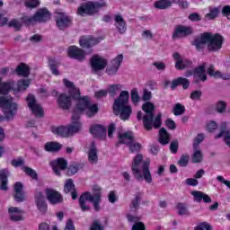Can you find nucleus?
<instances>
[{
    "label": "nucleus",
    "instance_id": "f257e3e1",
    "mask_svg": "<svg viewBox=\"0 0 230 230\" xmlns=\"http://www.w3.org/2000/svg\"><path fill=\"white\" fill-rule=\"evenodd\" d=\"M224 36L220 33H211L209 31L203 32L193 40L191 42V46H195L197 51H202L204 49V46L207 44L208 51L211 53H216L217 51H220L222 49V46H224Z\"/></svg>",
    "mask_w": 230,
    "mask_h": 230
},
{
    "label": "nucleus",
    "instance_id": "f03ea898",
    "mask_svg": "<svg viewBox=\"0 0 230 230\" xmlns=\"http://www.w3.org/2000/svg\"><path fill=\"white\" fill-rule=\"evenodd\" d=\"M128 103V91H122L113 103V111L115 116H119L122 121L130 119L132 114V107L127 105Z\"/></svg>",
    "mask_w": 230,
    "mask_h": 230
},
{
    "label": "nucleus",
    "instance_id": "7ed1b4c3",
    "mask_svg": "<svg viewBox=\"0 0 230 230\" xmlns=\"http://www.w3.org/2000/svg\"><path fill=\"white\" fill-rule=\"evenodd\" d=\"M79 207L81 211H91V206L87 202H92L94 211L97 213L102 209L100 204L102 203V192H95L93 195L89 191H84L79 197Z\"/></svg>",
    "mask_w": 230,
    "mask_h": 230
},
{
    "label": "nucleus",
    "instance_id": "20e7f679",
    "mask_svg": "<svg viewBox=\"0 0 230 230\" xmlns=\"http://www.w3.org/2000/svg\"><path fill=\"white\" fill-rule=\"evenodd\" d=\"M104 6H107L105 0L84 3L77 8V15H81V17H85V15H94L95 13H98L100 8H104Z\"/></svg>",
    "mask_w": 230,
    "mask_h": 230
},
{
    "label": "nucleus",
    "instance_id": "39448f33",
    "mask_svg": "<svg viewBox=\"0 0 230 230\" xmlns=\"http://www.w3.org/2000/svg\"><path fill=\"white\" fill-rule=\"evenodd\" d=\"M81 107L83 108V112L85 113L87 118H93L98 114V104H91V100L89 96H83L81 101H79Z\"/></svg>",
    "mask_w": 230,
    "mask_h": 230
},
{
    "label": "nucleus",
    "instance_id": "423d86ee",
    "mask_svg": "<svg viewBox=\"0 0 230 230\" xmlns=\"http://www.w3.org/2000/svg\"><path fill=\"white\" fill-rule=\"evenodd\" d=\"M26 101L28 102V107L31 111L32 114L36 118H42L44 116V110L42 109V106L40 104L37 103V99L35 98V95L29 94L26 97Z\"/></svg>",
    "mask_w": 230,
    "mask_h": 230
},
{
    "label": "nucleus",
    "instance_id": "0eeeda50",
    "mask_svg": "<svg viewBox=\"0 0 230 230\" xmlns=\"http://www.w3.org/2000/svg\"><path fill=\"white\" fill-rule=\"evenodd\" d=\"M56 25L61 31H66L67 28L73 26V19L64 13H59L55 16Z\"/></svg>",
    "mask_w": 230,
    "mask_h": 230
},
{
    "label": "nucleus",
    "instance_id": "6e6552de",
    "mask_svg": "<svg viewBox=\"0 0 230 230\" xmlns=\"http://www.w3.org/2000/svg\"><path fill=\"white\" fill-rule=\"evenodd\" d=\"M107 59L98 56V54L93 55L90 59V65L93 73L103 71L107 67Z\"/></svg>",
    "mask_w": 230,
    "mask_h": 230
},
{
    "label": "nucleus",
    "instance_id": "1a4fd4ad",
    "mask_svg": "<svg viewBox=\"0 0 230 230\" xmlns=\"http://www.w3.org/2000/svg\"><path fill=\"white\" fill-rule=\"evenodd\" d=\"M172 58L175 61L174 67L175 69H178V71L193 67V61L190 59H183L179 52H174L172 54Z\"/></svg>",
    "mask_w": 230,
    "mask_h": 230
},
{
    "label": "nucleus",
    "instance_id": "9d476101",
    "mask_svg": "<svg viewBox=\"0 0 230 230\" xmlns=\"http://www.w3.org/2000/svg\"><path fill=\"white\" fill-rule=\"evenodd\" d=\"M123 64V56L122 54H119L115 58H113L110 65L106 67V74L109 75V76H114L118 75V71Z\"/></svg>",
    "mask_w": 230,
    "mask_h": 230
},
{
    "label": "nucleus",
    "instance_id": "9b49d317",
    "mask_svg": "<svg viewBox=\"0 0 230 230\" xmlns=\"http://www.w3.org/2000/svg\"><path fill=\"white\" fill-rule=\"evenodd\" d=\"M193 35V28L184 25H177L172 33V39H184Z\"/></svg>",
    "mask_w": 230,
    "mask_h": 230
},
{
    "label": "nucleus",
    "instance_id": "f8f14e48",
    "mask_svg": "<svg viewBox=\"0 0 230 230\" xmlns=\"http://www.w3.org/2000/svg\"><path fill=\"white\" fill-rule=\"evenodd\" d=\"M47 199L52 206H57V204H62L64 202V197L60 192L53 189H46Z\"/></svg>",
    "mask_w": 230,
    "mask_h": 230
},
{
    "label": "nucleus",
    "instance_id": "ddd939ff",
    "mask_svg": "<svg viewBox=\"0 0 230 230\" xmlns=\"http://www.w3.org/2000/svg\"><path fill=\"white\" fill-rule=\"evenodd\" d=\"M50 166L56 175L60 176L61 172L67 170V160L62 157H58L56 160L50 162Z\"/></svg>",
    "mask_w": 230,
    "mask_h": 230
},
{
    "label": "nucleus",
    "instance_id": "4468645a",
    "mask_svg": "<svg viewBox=\"0 0 230 230\" xmlns=\"http://www.w3.org/2000/svg\"><path fill=\"white\" fill-rule=\"evenodd\" d=\"M67 55L69 58H74V60H78L79 62H83L85 60V50L76 47V46H70L67 49Z\"/></svg>",
    "mask_w": 230,
    "mask_h": 230
},
{
    "label": "nucleus",
    "instance_id": "2eb2a0df",
    "mask_svg": "<svg viewBox=\"0 0 230 230\" xmlns=\"http://www.w3.org/2000/svg\"><path fill=\"white\" fill-rule=\"evenodd\" d=\"M141 163H143V155L137 154L134 159L131 165V171L137 181H139L140 179H143V174L141 173V171L139 170L141 166Z\"/></svg>",
    "mask_w": 230,
    "mask_h": 230
},
{
    "label": "nucleus",
    "instance_id": "dca6fc26",
    "mask_svg": "<svg viewBox=\"0 0 230 230\" xmlns=\"http://www.w3.org/2000/svg\"><path fill=\"white\" fill-rule=\"evenodd\" d=\"M34 200L39 211L42 213V215H46V212L48 211V203H46L44 193L37 190L34 194Z\"/></svg>",
    "mask_w": 230,
    "mask_h": 230
},
{
    "label": "nucleus",
    "instance_id": "f3484780",
    "mask_svg": "<svg viewBox=\"0 0 230 230\" xmlns=\"http://www.w3.org/2000/svg\"><path fill=\"white\" fill-rule=\"evenodd\" d=\"M208 75L206 74V65H201L199 66L195 67L194 70V79L192 84L195 85H199L200 82H207Z\"/></svg>",
    "mask_w": 230,
    "mask_h": 230
},
{
    "label": "nucleus",
    "instance_id": "a211bd4d",
    "mask_svg": "<svg viewBox=\"0 0 230 230\" xmlns=\"http://www.w3.org/2000/svg\"><path fill=\"white\" fill-rule=\"evenodd\" d=\"M57 103L59 109L69 111L71 105H73V100L71 99V96L66 95V93H60L57 99Z\"/></svg>",
    "mask_w": 230,
    "mask_h": 230
},
{
    "label": "nucleus",
    "instance_id": "6ab92c4d",
    "mask_svg": "<svg viewBox=\"0 0 230 230\" xmlns=\"http://www.w3.org/2000/svg\"><path fill=\"white\" fill-rule=\"evenodd\" d=\"M36 22H48L51 19V13L47 7L40 8L34 13Z\"/></svg>",
    "mask_w": 230,
    "mask_h": 230
},
{
    "label": "nucleus",
    "instance_id": "aec40b11",
    "mask_svg": "<svg viewBox=\"0 0 230 230\" xmlns=\"http://www.w3.org/2000/svg\"><path fill=\"white\" fill-rule=\"evenodd\" d=\"M90 133L97 139H103L107 137V129L100 124H95L90 128Z\"/></svg>",
    "mask_w": 230,
    "mask_h": 230
},
{
    "label": "nucleus",
    "instance_id": "412c9836",
    "mask_svg": "<svg viewBox=\"0 0 230 230\" xmlns=\"http://www.w3.org/2000/svg\"><path fill=\"white\" fill-rule=\"evenodd\" d=\"M101 41H102L101 38H93L90 36L87 38L81 39L79 40V44L81 48H84V49H90V48L96 46V44H100Z\"/></svg>",
    "mask_w": 230,
    "mask_h": 230
},
{
    "label": "nucleus",
    "instance_id": "4be33fe9",
    "mask_svg": "<svg viewBox=\"0 0 230 230\" xmlns=\"http://www.w3.org/2000/svg\"><path fill=\"white\" fill-rule=\"evenodd\" d=\"M8 213L10 215V220L12 222H22L24 220V217L22 216L24 213V210L20 209L17 207H11L8 208Z\"/></svg>",
    "mask_w": 230,
    "mask_h": 230
},
{
    "label": "nucleus",
    "instance_id": "5701e85b",
    "mask_svg": "<svg viewBox=\"0 0 230 230\" xmlns=\"http://www.w3.org/2000/svg\"><path fill=\"white\" fill-rule=\"evenodd\" d=\"M22 190H24V185L22 182L18 181L15 182L13 185V199L15 202H24V192H22Z\"/></svg>",
    "mask_w": 230,
    "mask_h": 230
},
{
    "label": "nucleus",
    "instance_id": "b1692460",
    "mask_svg": "<svg viewBox=\"0 0 230 230\" xmlns=\"http://www.w3.org/2000/svg\"><path fill=\"white\" fill-rule=\"evenodd\" d=\"M190 195L193 197L194 199V202H198L200 203L205 202V204H209L211 202V198L209 197V195L206 194L203 191L200 190H192L190 192Z\"/></svg>",
    "mask_w": 230,
    "mask_h": 230
},
{
    "label": "nucleus",
    "instance_id": "393cba45",
    "mask_svg": "<svg viewBox=\"0 0 230 230\" xmlns=\"http://www.w3.org/2000/svg\"><path fill=\"white\" fill-rule=\"evenodd\" d=\"M17 115V105L13 104L12 110H4V115L0 114V123L3 121H13V118Z\"/></svg>",
    "mask_w": 230,
    "mask_h": 230
},
{
    "label": "nucleus",
    "instance_id": "a878e982",
    "mask_svg": "<svg viewBox=\"0 0 230 230\" xmlns=\"http://www.w3.org/2000/svg\"><path fill=\"white\" fill-rule=\"evenodd\" d=\"M84 166H85V164L84 163L72 162L66 167L67 177H73V175H76V173H78V172H80V170H84Z\"/></svg>",
    "mask_w": 230,
    "mask_h": 230
},
{
    "label": "nucleus",
    "instance_id": "bb28decb",
    "mask_svg": "<svg viewBox=\"0 0 230 230\" xmlns=\"http://www.w3.org/2000/svg\"><path fill=\"white\" fill-rule=\"evenodd\" d=\"M179 85L182 86V89H188L190 87V79L180 76L176 79H173L171 84V89L173 91L175 88L179 87Z\"/></svg>",
    "mask_w": 230,
    "mask_h": 230
},
{
    "label": "nucleus",
    "instance_id": "cd10ccee",
    "mask_svg": "<svg viewBox=\"0 0 230 230\" xmlns=\"http://www.w3.org/2000/svg\"><path fill=\"white\" fill-rule=\"evenodd\" d=\"M13 87H15V82L13 81L2 82L0 84V94L2 96L10 94L11 91H15Z\"/></svg>",
    "mask_w": 230,
    "mask_h": 230
},
{
    "label": "nucleus",
    "instance_id": "c85d7f7f",
    "mask_svg": "<svg viewBox=\"0 0 230 230\" xmlns=\"http://www.w3.org/2000/svg\"><path fill=\"white\" fill-rule=\"evenodd\" d=\"M115 28H117L120 35H123L127 31V22L121 14L115 15Z\"/></svg>",
    "mask_w": 230,
    "mask_h": 230
},
{
    "label": "nucleus",
    "instance_id": "c756f323",
    "mask_svg": "<svg viewBox=\"0 0 230 230\" xmlns=\"http://www.w3.org/2000/svg\"><path fill=\"white\" fill-rule=\"evenodd\" d=\"M226 127H227V122H223L221 124V130H220L219 134H217L215 137V138L218 139L224 136V141H225L226 145H227V146L230 147V132L226 130Z\"/></svg>",
    "mask_w": 230,
    "mask_h": 230
},
{
    "label": "nucleus",
    "instance_id": "7c9ffc66",
    "mask_svg": "<svg viewBox=\"0 0 230 230\" xmlns=\"http://www.w3.org/2000/svg\"><path fill=\"white\" fill-rule=\"evenodd\" d=\"M16 105V111H19V104L17 102H12L8 98L4 96H0V107L5 109V111H12V107Z\"/></svg>",
    "mask_w": 230,
    "mask_h": 230
},
{
    "label": "nucleus",
    "instance_id": "2f4dec72",
    "mask_svg": "<svg viewBox=\"0 0 230 230\" xmlns=\"http://www.w3.org/2000/svg\"><path fill=\"white\" fill-rule=\"evenodd\" d=\"M49 62V67L52 73V75H55V76H58L60 75V72H58V66H60V63L57 61V58H48Z\"/></svg>",
    "mask_w": 230,
    "mask_h": 230
},
{
    "label": "nucleus",
    "instance_id": "473e14b6",
    "mask_svg": "<svg viewBox=\"0 0 230 230\" xmlns=\"http://www.w3.org/2000/svg\"><path fill=\"white\" fill-rule=\"evenodd\" d=\"M134 134L131 131H127L119 135V145H126L128 142L134 141Z\"/></svg>",
    "mask_w": 230,
    "mask_h": 230
},
{
    "label": "nucleus",
    "instance_id": "72a5a7b5",
    "mask_svg": "<svg viewBox=\"0 0 230 230\" xmlns=\"http://www.w3.org/2000/svg\"><path fill=\"white\" fill-rule=\"evenodd\" d=\"M84 114V108H82V104L80 102L75 105L73 113H72V121L73 123H80V118Z\"/></svg>",
    "mask_w": 230,
    "mask_h": 230
},
{
    "label": "nucleus",
    "instance_id": "f704fd0d",
    "mask_svg": "<svg viewBox=\"0 0 230 230\" xmlns=\"http://www.w3.org/2000/svg\"><path fill=\"white\" fill-rule=\"evenodd\" d=\"M143 177L147 184H152V173L150 172V163L144 162L142 165Z\"/></svg>",
    "mask_w": 230,
    "mask_h": 230
},
{
    "label": "nucleus",
    "instance_id": "c9c22d12",
    "mask_svg": "<svg viewBox=\"0 0 230 230\" xmlns=\"http://www.w3.org/2000/svg\"><path fill=\"white\" fill-rule=\"evenodd\" d=\"M154 114H146L143 117V125L146 130L150 131L154 128Z\"/></svg>",
    "mask_w": 230,
    "mask_h": 230
},
{
    "label": "nucleus",
    "instance_id": "e433bc0d",
    "mask_svg": "<svg viewBox=\"0 0 230 230\" xmlns=\"http://www.w3.org/2000/svg\"><path fill=\"white\" fill-rule=\"evenodd\" d=\"M15 73L18 76H23L24 78H27V76H30V66H28V65L25 63H21L16 67Z\"/></svg>",
    "mask_w": 230,
    "mask_h": 230
},
{
    "label": "nucleus",
    "instance_id": "4c0bfd02",
    "mask_svg": "<svg viewBox=\"0 0 230 230\" xmlns=\"http://www.w3.org/2000/svg\"><path fill=\"white\" fill-rule=\"evenodd\" d=\"M160 145H168L170 143V133L164 128H161L159 130V138Z\"/></svg>",
    "mask_w": 230,
    "mask_h": 230
},
{
    "label": "nucleus",
    "instance_id": "58836bf2",
    "mask_svg": "<svg viewBox=\"0 0 230 230\" xmlns=\"http://www.w3.org/2000/svg\"><path fill=\"white\" fill-rule=\"evenodd\" d=\"M88 161L92 164L98 163V149H96L94 143L92 144L88 152Z\"/></svg>",
    "mask_w": 230,
    "mask_h": 230
},
{
    "label": "nucleus",
    "instance_id": "ea45409f",
    "mask_svg": "<svg viewBox=\"0 0 230 230\" xmlns=\"http://www.w3.org/2000/svg\"><path fill=\"white\" fill-rule=\"evenodd\" d=\"M46 152L55 153L59 152L62 148V145L58 142H47L44 146Z\"/></svg>",
    "mask_w": 230,
    "mask_h": 230
},
{
    "label": "nucleus",
    "instance_id": "a19ab883",
    "mask_svg": "<svg viewBox=\"0 0 230 230\" xmlns=\"http://www.w3.org/2000/svg\"><path fill=\"white\" fill-rule=\"evenodd\" d=\"M51 130L53 134H56L57 136H61V137H69L67 126L52 127Z\"/></svg>",
    "mask_w": 230,
    "mask_h": 230
},
{
    "label": "nucleus",
    "instance_id": "79ce46f5",
    "mask_svg": "<svg viewBox=\"0 0 230 230\" xmlns=\"http://www.w3.org/2000/svg\"><path fill=\"white\" fill-rule=\"evenodd\" d=\"M155 8L157 10H167V8H171L172 1L170 0H158L154 4Z\"/></svg>",
    "mask_w": 230,
    "mask_h": 230
},
{
    "label": "nucleus",
    "instance_id": "37998d69",
    "mask_svg": "<svg viewBox=\"0 0 230 230\" xmlns=\"http://www.w3.org/2000/svg\"><path fill=\"white\" fill-rule=\"evenodd\" d=\"M72 125H67V132L68 136H73L74 134H76V132H80L82 130V123L81 122H73Z\"/></svg>",
    "mask_w": 230,
    "mask_h": 230
},
{
    "label": "nucleus",
    "instance_id": "c03bdc74",
    "mask_svg": "<svg viewBox=\"0 0 230 230\" xmlns=\"http://www.w3.org/2000/svg\"><path fill=\"white\" fill-rule=\"evenodd\" d=\"M126 146L129 149L130 154H137L141 150V144L135 140L128 142Z\"/></svg>",
    "mask_w": 230,
    "mask_h": 230
},
{
    "label": "nucleus",
    "instance_id": "a18cd8bd",
    "mask_svg": "<svg viewBox=\"0 0 230 230\" xmlns=\"http://www.w3.org/2000/svg\"><path fill=\"white\" fill-rule=\"evenodd\" d=\"M68 94L71 100H80V102H82V93L80 92V89L75 86L68 90Z\"/></svg>",
    "mask_w": 230,
    "mask_h": 230
},
{
    "label": "nucleus",
    "instance_id": "49530a36",
    "mask_svg": "<svg viewBox=\"0 0 230 230\" xmlns=\"http://www.w3.org/2000/svg\"><path fill=\"white\" fill-rule=\"evenodd\" d=\"M139 204H141V192H137L133 199H131L130 209L137 211L139 209Z\"/></svg>",
    "mask_w": 230,
    "mask_h": 230
},
{
    "label": "nucleus",
    "instance_id": "de8ad7c7",
    "mask_svg": "<svg viewBox=\"0 0 230 230\" xmlns=\"http://www.w3.org/2000/svg\"><path fill=\"white\" fill-rule=\"evenodd\" d=\"M31 82L29 79H22L17 83V91H26L30 87Z\"/></svg>",
    "mask_w": 230,
    "mask_h": 230
},
{
    "label": "nucleus",
    "instance_id": "09e8293b",
    "mask_svg": "<svg viewBox=\"0 0 230 230\" xmlns=\"http://www.w3.org/2000/svg\"><path fill=\"white\" fill-rule=\"evenodd\" d=\"M0 181H1V185H0V190L2 191H6L8 190V176L4 172L0 173Z\"/></svg>",
    "mask_w": 230,
    "mask_h": 230
},
{
    "label": "nucleus",
    "instance_id": "8fccbe9b",
    "mask_svg": "<svg viewBox=\"0 0 230 230\" xmlns=\"http://www.w3.org/2000/svg\"><path fill=\"white\" fill-rule=\"evenodd\" d=\"M142 111H144L146 114H154V111H155V105L151 102H146L142 105Z\"/></svg>",
    "mask_w": 230,
    "mask_h": 230
},
{
    "label": "nucleus",
    "instance_id": "3c124183",
    "mask_svg": "<svg viewBox=\"0 0 230 230\" xmlns=\"http://www.w3.org/2000/svg\"><path fill=\"white\" fill-rule=\"evenodd\" d=\"M186 112V107L181 103H176L172 109L174 116H182Z\"/></svg>",
    "mask_w": 230,
    "mask_h": 230
},
{
    "label": "nucleus",
    "instance_id": "603ef678",
    "mask_svg": "<svg viewBox=\"0 0 230 230\" xmlns=\"http://www.w3.org/2000/svg\"><path fill=\"white\" fill-rule=\"evenodd\" d=\"M22 171L26 175H29V177H31L33 181H39V174L37 173V172H35V170L28 166H24L22 168Z\"/></svg>",
    "mask_w": 230,
    "mask_h": 230
},
{
    "label": "nucleus",
    "instance_id": "864d4df0",
    "mask_svg": "<svg viewBox=\"0 0 230 230\" xmlns=\"http://www.w3.org/2000/svg\"><path fill=\"white\" fill-rule=\"evenodd\" d=\"M218 13H220V10L218 7H214L209 10V13L206 14V18L209 21H215L218 17Z\"/></svg>",
    "mask_w": 230,
    "mask_h": 230
},
{
    "label": "nucleus",
    "instance_id": "5fc2aeb1",
    "mask_svg": "<svg viewBox=\"0 0 230 230\" xmlns=\"http://www.w3.org/2000/svg\"><path fill=\"white\" fill-rule=\"evenodd\" d=\"M75 189L76 187H75V182L73 181V179H67L64 186L65 193H71V191Z\"/></svg>",
    "mask_w": 230,
    "mask_h": 230
},
{
    "label": "nucleus",
    "instance_id": "6e6d98bb",
    "mask_svg": "<svg viewBox=\"0 0 230 230\" xmlns=\"http://www.w3.org/2000/svg\"><path fill=\"white\" fill-rule=\"evenodd\" d=\"M176 208L178 209V215L180 216L190 215V212L188 211V206H186V203L179 202L176 205Z\"/></svg>",
    "mask_w": 230,
    "mask_h": 230
},
{
    "label": "nucleus",
    "instance_id": "4d7b16f0",
    "mask_svg": "<svg viewBox=\"0 0 230 230\" xmlns=\"http://www.w3.org/2000/svg\"><path fill=\"white\" fill-rule=\"evenodd\" d=\"M9 28H13L16 31H21L22 28V22L19 19H13L8 22Z\"/></svg>",
    "mask_w": 230,
    "mask_h": 230
},
{
    "label": "nucleus",
    "instance_id": "13d9d810",
    "mask_svg": "<svg viewBox=\"0 0 230 230\" xmlns=\"http://www.w3.org/2000/svg\"><path fill=\"white\" fill-rule=\"evenodd\" d=\"M24 5L26 8H29L30 10H33V8H37V6L40 5V0H23Z\"/></svg>",
    "mask_w": 230,
    "mask_h": 230
},
{
    "label": "nucleus",
    "instance_id": "bf43d9fd",
    "mask_svg": "<svg viewBox=\"0 0 230 230\" xmlns=\"http://www.w3.org/2000/svg\"><path fill=\"white\" fill-rule=\"evenodd\" d=\"M202 141H204V134L199 133L193 139V144H192L193 150H199V146L200 143H202Z\"/></svg>",
    "mask_w": 230,
    "mask_h": 230
},
{
    "label": "nucleus",
    "instance_id": "052dcab7",
    "mask_svg": "<svg viewBox=\"0 0 230 230\" xmlns=\"http://www.w3.org/2000/svg\"><path fill=\"white\" fill-rule=\"evenodd\" d=\"M21 22L22 24H25V26H30V24H33L34 22H37L35 20V15L33 14L32 16H28L24 15L21 18Z\"/></svg>",
    "mask_w": 230,
    "mask_h": 230
},
{
    "label": "nucleus",
    "instance_id": "680f3d73",
    "mask_svg": "<svg viewBox=\"0 0 230 230\" xmlns=\"http://www.w3.org/2000/svg\"><path fill=\"white\" fill-rule=\"evenodd\" d=\"M226 109H227V103L224 101H219L216 104V111L219 114H224L226 112Z\"/></svg>",
    "mask_w": 230,
    "mask_h": 230
},
{
    "label": "nucleus",
    "instance_id": "e2e57ef3",
    "mask_svg": "<svg viewBox=\"0 0 230 230\" xmlns=\"http://www.w3.org/2000/svg\"><path fill=\"white\" fill-rule=\"evenodd\" d=\"M207 75H209L212 78H217L220 75V70L215 71V65H210L207 68Z\"/></svg>",
    "mask_w": 230,
    "mask_h": 230
},
{
    "label": "nucleus",
    "instance_id": "0e129e2a",
    "mask_svg": "<svg viewBox=\"0 0 230 230\" xmlns=\"http://www.w3.org/2000/svg\"><path fill=\"white\" fill-rule=\"evenodd\" d=\"M188 163H190V155H181L180 160L178 161V164L181 166V168H186V166H188Z\"/></svg>",
    "mask_w": 230,
    "mask_h": 230
},
{
    "label": "nucleus",
    "instance_id": "69168bd1",
    "mask_svg": "<svg viewBox=\"0 0 230 230\" xmlns=\"http://www.w3.org/2000/svg\"><path fill=\"white\" fill-rule=\"evenodd\" d=\"M163 113H158L155 119L153 120V127L155 128H161V125H163Z\"/></svg>",
    "mask_w": 230,
    "mask_h": 230
},
{
    "label": "nucleus",
    "instance_id": "338daca9",
    "mask_svg": "<svg viewBox=\"0 0 230 230\" xmlns=\"http://www.w3.org/2000/svg\"><path fill=\"white\" fill-rule=\"evenodd\" d=\"M195 152L192 155V163H202V152L199 149H194Z\"/></svg>",
    "mask_w": 230,
    "mask_h": 230
},
{
    "label": "nucleus",
    "instance_id": "774afa93",
    "mask_svg": "<svg viewBox=\"0 0 230 230\" xmlns=\"http://www.w3.org/2000/svg\"><path fill=\"white\" fill-rule=\"evenodd\" d=\"M123 85L121 84H111L109 88V94L114 96L117 91H121Z\"/></svg>",
    "mask_w": 230,
    "mask_h": 230
}]
</instances>
